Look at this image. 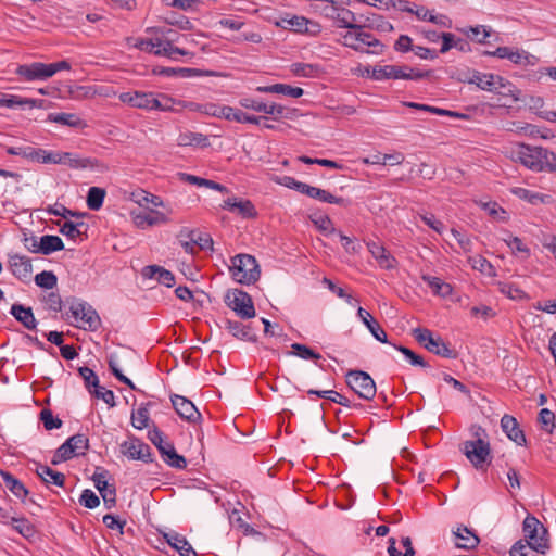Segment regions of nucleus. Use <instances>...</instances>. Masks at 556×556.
Returning <instances> with one entry per match:
<instances>
[{
    "instance_id": "45",
    "label": "nucleus",
    "mask_w": 556,
    "mask_h": 556,
    "mask_svg": "<svg viewBox=\"0 0 556 556\" xmlns=\"http://www.w3.org/2000/svg\"><path fill=\"white\" fill-rule=\"evenodd\" d=\"M105 190L100 187H91L87 193V206L92 211H98L102 207L105 198Z\"/></svg>"
},
{
    "instance_id": "64",
    "label": "nucleus",
    "mask_w": 556,
    "mask_h": 556,
    "mask_svg": "<svg viewBox=\"0 0 556 556\" xmlns=\"http://www.w3.org/2000/svg\"><path fill=\"white\" fill-rule=\"evenodd\" d=\"M532 548L523 542V540H518L510 548V556H535L532 553Z\"/></svg>"
},
{
    "instance_id": "61",
    "label": "nucleus",
    "mask_w": 556,
    "mask_h": 556,
    "mask_svg": "<svg viewBox=\"0 0 556 556\" xmlns=\"http://www.w3.org/2000/svg\"><path fill=\"white\" fill-rule=\"evenodd\" d=\"M13 529L17 531L20 534H22L24 538H30L33 536L35 530L34 527L30 525V522L26 518H15L10 517Z\"/></svg>"
},
{
    "instance_id": "9",
    "label": "nucleus",
    "mask_w": 556,
    "mask_h": 556,
    "mask_svg": "<svg viewBox=\"0 0 556 556\" xmlns=\"http://www.w3.org/2000/svg\"><path fill=\"white\" fill-rule=\"evenodd\" d=\"M546 149L529 144H520L516 150L517 160L527 168L534 172H543V161Z\"/></svg>"
},
{
    "instance_id": "33",
    "label": "nucleus",
    "mask_w": 556,
    "mask_h": 556,
    "mask_svg": "<svg viewBox=\"0 0 556 556\" xmlns=\"http://www.w3.org/2000/svg\"><path fill=\"white\" fill-rule=\"evenodd\" d=\"M178 176H179L180 180L184 182H188V184L195 185L199 187H206V188L219 191V192H228L227 187H225L224 185L218 184L214 180L201 178V177H198V176H194L191 174H187V173H179Z\"/></svg>"
},
{
    "instance_id": "62",
    "label": "nucleus",
    "mask_w": 556,
    "mask_h": 556,
    "mask_svg": "<svg viewBox=\"0 0 556 556\" xmlns=\"http://www.w3.org/2000/svg\"><path fill=\"white\" fill-rule=\"evenodd\" d=\"M149 419V410L144 406L139 407L136 413L131 414V425L138 430L148 427Z\"/></svg>"
},
{
    "instance_id": "15",
    "label": "nucleus",
    "mask_w": 556,
    "mask_h": 556,
    "mask_svg": "<svg viewBox=\"0 0 556 556\" xmlns=\"http://www.w3.org/2000/svg\"><path fill=\"white\" fill-rule=\"evenodd\" d=\"M108 471H96L92 476V480L97 490L103 498L106 508L111 509L116 505V488L114 484H109L106 481Z\"/></svg>"
},
{
    "instance_id": "18",
    "label": "nucleus",
    "mask_w": 556,
    "mask_h": 556,
    "mask_svg": "<svg viewBox=\"0 0 556 556\" xmlns=\"http://www.w3.org/2000/svg\"><path fill=\"white\" fill-rule=\"evenodd\" d=\"M501 428L510 441L519 446L527 445L526 434L515 417L504 415L501 419Z\"/></svg>"
},
{
    "instance_id": "56",
    "label": "nucleus",
    "mask_w": 556,
    "mask_h": 556,
    "mask_svg": "<svg viewBox=\"0 0 556 556\" xmlns=\"http://www.w3.org/2000/svg\"><path fill=\"white\" fill-rule=\"evenodd\" d=\"M292 354L302 359H320L321 355L311 349L309 346L301 343H293L291 345Z\"/></svg>"
},
{
    "instance_id": "47",
    "label": "nucleus",
    "mask_w": 556,
    "mask_h": 556,
    "mask_svg": "<svg viewBox=\"0 0 556 556\" xmlns=\"http://www.w3.org/2000/svg\"><path fill=\"white\" fill-rule=\"evenodd\" d=\"M194 235H197V230H191L186 227L182 228L177 235V238L179 239V242L184 248L185 252L191 255L195 253V242H193Z\"/></svg>"
},
{
    "instance_id": "42",
    "label": "nucleus",
    "mask_w": 556,
    "mask_h": 556,
    "mask_svg": "<svg viewBox=\"0 0 556 556\" xmlns=\"http://www.w3.org/2000/svg\"><path fill=\"white\" fill-rule=\"evenodd\" d=\"M59 152H48L43 149H35L30 147L29 154L27 155V160L42 163V164H56L61 159L58 157Z\"/></svg>"
},
{
    "instance_id": "51",
    "label": "nucleus",
    "mask_w": 556,
    "mask_h": 556,
    "mask_svg": "<svg viewBox=\"0 0 556 556\" xmlns=\"http://www.w3.org/2000/svg\"><path fill=\"white\" fill-rule=\"evenodd\" d=\"M500 291L511 300L521 301L529 299V296L523 290H521L518 286L510 282H501Z\"/></svg>"
},
{
    "instance_id": "23",
    "label": "nucleus",
    "mask_w": 556,
    "mask_h": 556,
    "mask_svg": "<svg viewBox=\"0 0 556 556\" xmlns=\"http://www.w3.org/2000/svg\"><path fill=\"white\" fill-rule=\"evenodd\" d=\"M367 248L381 268L393 269L396 266L395 257L379 242H368Z\"/></svg>"
},
{
    "instance_id": "30",
    "label": "nucleus",
    "mask_w": 556,
    "mask_h": 556,
    "mask_svg": "<svg viewBox=\"0 0 556 556\" xmlns=\"http://www.w3.org/2000/svg\"><path fill=\"white\" fill-rule=\"evenodd\" d=\"M0 477L13 495H15L17 498H21L22 501L25 500L29 492L22 481L5 470H0Z\"/></svg>"
},
{
    "instance_id": "35",
    "label": "nucleus",
    "mask_w": 556,
    "mask_h": 556,
    "mask_svg": "<svg viewBox=\"0 0 556 556\" xmlns=\"http://www.w3.org/2000/svg\"><path fill=\"white\" fill-rule=\"evenodd\" d=\"M415 15L421 21H428L441 27L450 28L452 26V20L448 16L444 14H434L425 7L418 8Z\"/></svg>"
},
{
    "instance_id": "16",
    "label": "nucleus",
    "mask_w": 556,
    "mask_h": 556,
    "mask_svg": "<svg viewBox=\"0 0 556 556\" xmlns=\"http://www.w3.org/2000/svg\"><path fill=\"white\" fill-rule=\"evenodd\" d=\"M173 407L180 418L189 422H195L201 418V414L195 405L185 396L174 394L170 396Z\"/></svg>"
},
{
    "instance_id": "57",
    "label": "nucleus",
    "mask_w": 556,
    "mask_h": 556,
    "mask_svg": "<svg viewBox=\"0 0 556 556\" xmlns=\"http://www.w3.org/2000/svg\"><path fill=\"white\" fill-rule=\"evenodd\" d=\"M39 418L43 424L45 429L48 431L59 429L63 424L62 420L58 416H54L53 413L48 408H45L40 412Z\"/></svg>"
},
{
    "instance_id": "50",
    "label": "nucleus",
    "mask_w": 556,
    "mask_h": 556,
    "mask_svg": "<svg viewBox=\"0 0 556 556\" xmlns=\"http://www.w3.org/2000/svg\"><path fill=\"white\" fill-rule=\"evenodd\" d=\"M469 261L473 269L479 270L480 273L490 277L496 276L494 266L485 257L477 255L470 257Z\"/></svg>"
},
{
    "instance_id": "41",
    "label": "nucleus",
    "mask_w": 556,
    "mask_h": 556,
    "mask_svg": "<svg viewBox=\"0 0 556 556\" xmlns=\"http://www.w3.org/2000/svg\"><path fill=\"white\" fill-rule=\"evenodd\" d=\"M508 60L516 65H520V66H525V67L526 66H534L539 62V59L535 55L530 54L529 52H527L522 49H513V48L509 53Z\"/></svg>"
},
{
    "instance_id": "14",
    "label": "nucleus",
    "mask_w": 556,
    "mask_h": 556,
    "mask_svg": "<svg viewBox=\"0 0 556 556\" xmlns=\"http://www.w3.org/2000/svg\"><path fill=\"white\" fill-rule=\"evenodd\" d=\"M52 68L48 64L34 62L30 64L18 65L15 74L23 77L26 81L45 80L52 77Z\"/></svg>"
},
{
    "instance_id": "1",
    "label": "nucleus",
    "mask_w": 556,
    "mask_h": 556,
    "mask_svg": "<svg viewBox=\"0 0 556 556\" xmlns=\"http://www.w3.org/2000/svg\"><path fill=\"white\" fill-rule=\"evenodd\" d=\"M65 304L68 305V311L64 314V318H73L76 327L91 331L100 327V317L88 303L75 298H68Z\"/></svg>"
},
{
    "instance_id": "12",
    "label": "nucleus",
    "mask_w": 556,
    "mask_h": 556,
    "mask_svg": "<svg viewBox=\"0 0 556 556\" xmlns=\"http://www.w3.org/2000/svg\"><path fill=\"white\" fill-rule=\"evenodd\" d=\"M119 100L132 108L151 111L153 108H162L161 101L153 92L132 91L119 94Z\"/></svg>"
},
{
    "instance_id": "5",
    "label": "nucleus",
    "mask_w": 556,
    "mask_h": 556,
    "mask_svg": "<svg viewBox=\"0 0 556 556\" xmlns=\"http://www.w3.org/2000/svg\"><path fill=\"white\" fill-rule=\"evenodd\" d=\"M430 71L420 72L409 66L384 65L374 66L371 78L374 80L408 79L419 80L429 77Z\"/></svg>"
},
{
    "instance_id": "46",
    "label": "nucleus",
    "mask_w": 556,
    "mask_h": 556,
    "mask_svg": "<svg viewBox=\"0 0 556 556\" xmlns=\"http://www.w3.org/2000/svg\"><path fill=\"white\" fill-rule=\"evenodd\" d=\"M108 365L111 370V372L114 375V377L122 383L128 386L131 390H137L134 382L127 378L118 366V356L116 354H111L108 358Z\"/></svg>"
},
{
    "instance_id": "37",
    "label": "nucleus",
    "mask_w": 556,
    "mask_h": 556,
    "mask_svg": "<svg viewBox=\"0 0 556 556\" xmlns=\"http://www.w3.org/2000/svg\"><path fill=\"white\" fill-rule=\"evenodd\" d=\"M64 249L62 239L53 235H45L39 238V253L49 255L53 252L61 251Z\"/></svg>"
},
{
    "instance_id": "36",
    "label": "nucleus",
    "mask_w": 556,
    "mask_h": 556,
    "mask_svg": "<svg viewBox=\"0 0 556 556\" xmlns=\"http://www.w3.org/2000/svg\"><path fill=\"white\" fill-rule=\"evenodd\" d=\"M176 54L179 55H190L193 54L185 49L173 46V38L166 37L165 40H162L161 47L154 51V55L157 56H166L172 60H177Z\"/></svg>"
},
{
    "instance_id": "10",
    "label": "nucleus",
    "mask_w": 556,
    "mask_h": 556,
    "mask_svg": "<svg viewBox=\"0 0 556 556\" xmlns=\"http://www.w3.org/2000/svg\"><path fill=\"white\" fill-rule=\"evenodd\" d=\"M121 452L132 460H141L147 464L153 462L151 447L134 435L121 444Z\"/></svg>"
},
{
    "instance_id": "49",
    "label": "nucleus",
    "mask_w": 556,
    "mask_h": 556,
    "mask_svg": "<svg viewBox=\"0 0 556 556\" xmlns=\"http://www.w3.org/2000/svg\"><path fill=\"white\" fill-rule=\"evenodd\" d=\"M290 68L299 77H315L320 72L319 65L308 63H293Z\"/></svg>"
},
{
    "instance_id": "43",
    "label": "nucleus",
    "mask_w": 556,
    "mask_h": 556,
    "mask_svg": "<svg viewBox=\"0 0 556 556\" xmlns=\"http://www.w3.org/2000/svg\"><path fill=\"white\" fill-rule=\"evenodd\" d=\"M37 100L34 99H27L22 98L18 96H7L4 93L0 92V106L4 108H14V106H28V108H35L37 105Z\"/></svg>"
},
{
    "instance_id": "24",
    "label": "nucleus",
    "mask_w": 556,
    "mask_h": 556,
    "mask_svg": "<svg viewBox=\"0 0 556 556\" xmlns=\"http://www.w3.org/2000/svg\"><path fill=\"white\" fill-rule=\"evenodd\" d=\"M10 314L26 329L35 330L37 328L38 321L31 307H26L22 304L15 303L11 306Z\"/></svg>"
},
{
    "instance_id": "11",
    "label": "nucleus",
    "mask_w": 556,
    "mask_h": 556,
    "mask_svg": "<svg viewBox=\"0 0 556 556\" xmlns=\"http://www.w3.org/2000/svg\"><path fill=\"white\" fill-rule=\"evenodd\" d=\"M324 15L337 23L338 27L349 29H362L364 25L359 23L357 16L350 10L338 8L336 5H326Z\"/></svg>"
},
{
    "instance_id": "3",
    "label": "nucleus",
    "mask_w": 556,
    "mask_h": 556,
    "mask_svg": "<svg viewBox=\"0 0 556 556\" xmlns=\"http://www.w3.org/2000/svg\"><path fill=\"white\" fill-rule=\"evenodd\" d=\"M232 278L241 285L256 282L261 276L256 258L250 254H238L231 258L229 267Z\"/></svg>"
},
{
    "instance_id": "44",
    "label": "nucleus",
    "mask_w": 556,
    "mask_h": 556,
    "mask_svg": "<svg viewBox=\"0 0 556 556\" xmlns=\"http://www.w3.org/2000/svg\"><path fill=\"white\" fill-rule=\"evenodd\" d=\"M178 105L182 109H186L190 112H199L201 114L212 116L216 112V103L207 102V103H198L192 101H178Z\"/></svg>"
},
{
    "instance_id": "17",
    "label": "nucleus",
    "mask_w": 556,
    "mask_h": 556,
    "mask_svg": "<svg viewBox=\"0 0 556 556\" xmlns=\"http://www.w3.org/2000/svg\"><path fill=\"white\" fill-rule=\"evenodd\" d=\"M220 206L224 210L237 213L243 218H254L257 215L254 204L247 199H239L236 197L227 198Z\"/></svg>"
},
{
    "instance_id": "39",
    "label": "nucleus",
    "mask_w": 556,
    "mask_h": 556,
    "mask_svg": "<svg viewBox=\"0 0 556 556\" xmlns=\"http://www.w3.org/2000/svg\"><path fill=\"white\" fill-rule=\"evenodd\" d=\"M307 18L296 15H287L286 17H282L280 22L277 23L278 26L296 33L307 31Z\"/></svg>"
},
{
    "instance_id": "38",
    "label": "nucleus",
    "mask_w": 556,
    "mask_h": 556,
    "mask_svg": "<svg viewBox=\"0 0 556 556\" xmlns=\"http://www.w3.org/2000/svg\"><path fill=\"white\" fill-rule=\"evenodd\" d=\"M427 350L445 358H456L457 356V353L452 350L440 336L433 337L432 341L429 343V346H427Z\"/></svg>"
},
{
    "instance_id": "25",
    "label": "nucleus",
    "mask_w": 556,
    "mask_h": 556,
    "mask_svg": "<svg viewBox=\"0 0 556 556\" xmlns=\"http://www.w3.org/2000/svg\"><path fill=\"white\" fill-rule=\"evenodd\" d=\"M164 539L169 546L179 553L180 556H198L184 535L175 531H170L164 533Z\"/></svg>"
},
{
    "instance_id": "6",
    "label": "nucleus",
    "mask_w": 556,
    "mask_h": 556,
    "mask_svg": "<svg viewBox=\"0 0 556 556\" xmlns=\"http://www.w3.org/2000/svg\"><path fill=\"white\" fill-rule=\"evenodd\" d=\"M225 303L241 319H251L256 315L251 295L241 289L229 290L225 295Z\"/></svg>"
},
{
    "instance_id": "48",
    "label": "nucleus",
    "mask_w": 556,
    "mask_h": 556,
    "mask_svg": "<svg viewBox=\"0 0 556 556\" xmlns=\"http://www.w3.org/2000/svg\"><path fill=\"white\" fill-rule=\"evenodd\" d=\"M201 76L220 77V76H226V75L220 72L210 71V70L177 67V77L191 78V77H201Z\"/></svg>"
},
{
    "instance_id": "32",
    "label": "nucleus",
    "mask_w": 556,
    "mask_h": 556,
    "mask_svg": "<svg viewBox=\"0 0 556 556\" xmlns=\"http://www.w3.org/2000/svg\"><path fill=\"white\" fill-rule=\"evenodd\" d=\"M177 144L179 147H208L210 140L208 137L201 132L186 131L181 132L177 138Z\"/></svg>"
},
{
    "instance_id": "19",
    "label": "nucleus",
    "mask_w": 556,
    "mask_h": 556,
    "mask_svg": "<svg viewBox=\"0 0 556 556\" xmlns=\"http://www.w3.org/2000/svg\"><path fill=\"white\" fill-rule=\"evenodd\" d=\"M9 267L13 276L22 281H28L33 273L31 260L25 255L14 254L10 256Z\"/></svg>"
},
{
    "instance_id": "60",
    "label": "nucleus",
    "mask_w": 556,
    "mask_h": 556,
    "mask_svg": "<svg viewBox=\"0 0 556 556\" xmlns=\"http://www.w3.org/2000/svg\"><path fill=\"white\" fill-rule=\"evenodd\" d=\"M135 220L137 226L142 227L143 225L153 226L159 223H166L167 217L160 212H155L154 216L150 214H139L135 217Z\"/></svg>"
},
{
    "instance_id": "58",
    "label": "nucleus",
    "mask_w": 556,
    "mask_h": 556,
    "mask_svg": "<svg viewBox=\"0 0 556 556\" xmlns=\"http://www.w3.org/2000/svg\"><path fill=\"white\" fill-rule=\"evenodd\" d=\"M78 374L83 378L85 387L90 393L92 392V387L99 388V378L91 368L87 366L79 367Z\"/></svg>"
},
{
    "instance_id": "40",
    "label": "nucleus",
    "mask_w": 556,
    "mask_h": 556,
    "mask_svg": "<svg viewBox=\"0 0 556 556\" xmlns=\"http://www.w3.org/2000/svg\"><path fill=\"white\" fill-rule=\"evenodd\" d=\"M468 39L478 43H484L486 38L491 35V29L482 25L467 26L458 28Z\"/></svg>"
},
{
    "instance_id": "27",
    "label": "nucleus",
    "mask_w": 556,
    "mask_h": 556,
    "mask_svg": "<svg viewBox=\"0 0 556 556\" xmlns=\"http://www.w3.org/2000/svg\"><path fill=\"white\" fill-rule=\"evenodd\" d=\"M35 472L42 480L43 483L53 484L56 486H64L65 476L62 472L55 471L51 469L47 465H42L40 463H36Z\"/></svg>"
},
{
    "instance_id": "7",
    "label": "nucleus",
    "mask_w": 556,
    "mask_h": 556,
    "mask_svg": "<svg viewBox=\"0 0 556 556\" xmlns=\"http://www.w3.org/2000/svg\"><path fill=\"white\" fill-rule=\"evenodd\" d=\"M346 384L363 400H371L377 392L376 383L369 374L363 370H349L345 375Z\"/></svg>"
},
{
    "instance_id": "59",
    "label": "nucleus",
    "mask_w": 556,
    "mask_h": 556,
    "mask_svg": "<svg viewBox=\"0 0 556 556\" xmlns=\"http://www.w3.org/2000/svg\"><path fill=\"white\" fill-rule=\"evenodd\" d=\"M35 282L38 287L52 289L58 283V278L53 271L43 270L35 276Z\"/></svg>"
},
{
    "instance_id": "53",
    "label": "nucleus",
    "mask_w": 556,
    "mask_h": 556,
    "mask_svg": "<svg viewBox=\"0 0 556 556\" xmlns=\"http://www.w3.org/2000/svg\"><path fill=\"white\" fill-rule=\"evenodd\" d=\"M538 420L541 425L542 430L546 431L547 433H553L556 427V416L552 410H549L548 408H542L539 413Z\"/></svg>"
},
{
    "instance_id": "22",
    "label": "nucleus",
    "mask_w": 556,
    "mask_h": 556,
    "mask_svg": "<svg viewBox=\"0 0 556 556\" xmlns=\"http://www.w3.org/2000/svg\"><path fill=\"white\" fill-rule=\"evenodd\" d=\"M357 316L363 321V324L367 327L372 337L381 343H389L388 336L379 323L371 316L369 312L364 309L363 307H358Z\"/></svg>"
},
{
    "instance_id": "52",
    "label": "nucleus",
    "mask_w": 556,
    "mask_h": 556,
    "mask_svg": "<svg viewBox=\"0 0 556 556\" xmlns=\"http://www.w3.org/2000/svg\"><path fill=\"white\" fill-rule=\"evenodd\" d=\"M262 113L270 115L274 121H278L282 117L291 118L292 110H289L279 103H266V110Z\"/></svg>"
},
{
    "instance_id": "29",
    "label": "nucleus",
    "mask_w": 556,
    "mask_h": 556,
    "mask_svg": "<svg viewBox=\"0 0 556 556\" xmlns=\"http://www.w3.org/2000/svg\"><path fill=\"white\" fill-rule=\"evenodd\" d=\"M454 533H455L456 538L459 539V541H460V542L456 543V546L458 548L473 549L480 543L479 536L472 530L467 528L466 526H459L457 528V531Z\"/></svg>"
},
{
    "instance_id": "21",
    "label": "nucleus",
    "mask_w": 556,
    "mask_h": 556,
    "mask_svg": "<svg viewBox=\"0 0 556 556\" xmlns=\"http://www.w3.org/2000/svg\"><path fill=\"white\" fill-rule=\"evenodd\" d=\"M144 279H155L159 283L165 287H173L175 285V276L168 269L159 265H148L141 270Z\"/></svg>"
},
{
    "instance_id": "13",
    "label": "nucleus",
    "mask_w": 556,
    "mask_h": 556,
    "mask_svg": "<svg viewBox=\"0 0 556 556\" xmlns=\"http://www.w3.org/2000/svg\"><path fill=\"white\" fill-rule=\"evenodd\" d=\"M464 80L469 84H475L482 90L491 92L504 88L506 83V80L500 75L480 73L478 71H472L471 73H469V75L465 77Z\"/></svg>"
},
{
    "instance_id": "55",
    "label": "nucleus",
    "mask_w": 556,
    "mask_h": 556,
    "mask_svg": "<svg viewBox=\"0 0 556 556\" xmlns=\"http://www.w3.org/2000/svg\"><path fill=\"white\" fill-rule=\"evenodd\" d=\"M481 207L494 219L506 222L508 219L507 212L496 202H481Z\"/></svg>"
},
{
    "instance_id": "20",
    "label": "nucleus",
    "mask_w": 556,
    "mask_h": 556,
    "mask_svg": "<svg viewBox=\"0 0 556 556\" xmlns=\"http://www.w3.org/2000/svg\"><path fill=\"white\" fill-rule=\"evenodd\" d=\"M223 328L229 331L235 338L249 342H256L257 336L250 325L229 318L223 319Z\"/></svg>"
},
{
    "instance_id": "8",
    "label": "nucleus",
    "mask_w": 556,
    "mask_h": 556,
    "mask_svg": "<svg viewBox=\"0 0 556 556\" xmlns=\"http://www.w3.org/2000/svg\"><path fill=\"white\" fill-rule=\"evenodd\" d=\"M463 452L476 469L484 470L491 463L490 443L484 439L464 442Z\"/></svg>"
},
{
    "instance_id": "31",
    "label": "nucleus",
    "mask_w": 556,
    "mask_h": 556,
    "mask_svg": "<svg viewBox=\"0 0 556 556\" xmlns=\"http://www.w3.org/2000/svg\"><path fill=\"white\" fill-rule=\"evenodd\" d=\"M48 121L72 128H84L87 126L86 122L74 113H50Z\"/></svg>"
},
{
    "instance_id": "63",
    "label": "nucleus",
    "mask_w": 556,
    "mask_h": 556,
    "mask_svg": "<svg viewBox=\"0 0 556 556\" xmlns=\"http://www.w3.org/2000/svg\"><path fill=\"white\" fill-rule=\"evenodd\" d=\"M161 45H162V39L157 38V37L151 38V39L139 38V39H136L134 47L141 51H146V52L154 54V51L157 49V47H161Z\"/></svg>"
},
{
    "instance_id": "54",
    "label": "nucleus",
    "mask_w": 556,
    "mask_h": 556,
    "mask_svg": "<svg viewBox=\"0 0 556 556\" xmlns=\"http://www.w3.org/2000/svg\"><path fill=\"white\" fill-rule=\"evenodd\" d=\"M66 442L74 448L76 456L85 454V451L89 448V439L81 433L70 437Z\"/></svg>"
},
{
    "instance_id": "28",
    "label": "nucleus",
    "mask_w": 556,
    "mask_h": 556,
    "mask_svg": "<svg viewBox=\"0 0 556 556\" xmlns=\"http://www.w3.org/2000/svg\"><path fill=\"white\" fill-rule=\"evenodd\" d=\"M255 90L261 93H279L290 98H300L304 93V90L302 88L293 87L287 84L257 86Z\"/></svg>"
},
{
    "instance_id": "26",
    "label": "nucleus",
    "mask_w": 556,
    "mask_h": 556,
    "mask_svg": "<svg viewBox=\"0 0 556 556\" xmlns=\"http://www.w3.org/2000/svg\"><path fill=\"white\" fill-rule=\"evenodd\" d=\"M303 194L316 199L320 202L330 203V204H338L341 206H346L348 201L341 197H336L329 191L325 189H320L317 187H313L306 184L305 189L303 191Z\"/></svg>"
},
{
    "instance_id": "4",
    "label": "nucleus",
    "mask_w": 556,
    "mask_h": 556,
    "mask_svg": "<svg viewBox=\"0 0 556 556\" xmlns=\"http://www.w3.org/2000/svg\"><path fill=\"white\" fill-rule=\"evenodd\" d=\"M149 440L156 446L163 460L173 468L185 469L187 467V460L182 455H179L172 442L166 440L164 433L154 427L148 432Z\"/></svg>"
},
{
    "instance_id": "34",
    "label": "nucleus",
    "mask_w": 556,
    "mask_h": 556,
    "mask_svg": "<svg viewBox=\"0 0 556 556\" xmlns=\"http://www.w3.org/2000/svg\"><path fill=\"white\" fill-rule=\"evenodd\" d=\"M58 154V157H60L61 160L58 161L56 164L67 165L71 168H87L89 166L92 167L94 164V161L92 159H81L78 155L70 152H59Z\"/></svg>"
},
{
    "instance_id": "2",
    "label": "nucleus",
    "mask_w": 556,
    "mask_h": 556,
    "mask_svg": "<svg viewBox=\"0 0 556 556\" xmlns=\"http://www.w3.org/2000/svg\"><path fill=\"white\" fill-rule=\"evenodd\" d=\"M523 542L529 545L532 551L539 554H546L549 549V532L548 529L540 522V520L528 515L522 522Z\"/></svg>"
}]
</instances>
